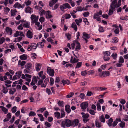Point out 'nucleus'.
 <instances>
[{
	"label": "nucleus",
	"mask_w": 128,
	"mask_h": 128,
	"mask_svg": "<svg viewBox=\"0 0 128 128\" xmlns=\"http://www.w3.org/2000/svg\"><path fill=\"white\" fill-rule=\"evenodd\" d=\"M117 4V0H114L112 2L110 5V8L112 10H114L115 8L119 7Z\"/></svg>",
	"instance_id": "f257e3e1"
},
{
	"label": "nucleus",
	"mask_w": 128,
	"mask_h": 128,
	"mask_svg": "<svg viewBox=\"0 0 128 128\" xmlns=\"http://www.w3.org/2000/svg\"><path fill=\"white\" fill-rule=\"evenodd\" d=\"M65 124L66 126L69 127L73 126V124L71 121L68 119H66L64 121Z\"/></svg>",
	"instance_id": "f03ea898"
},
{
	"label": "nucleus",
	"mask_w": 128,
	"mask_h": 128,
	"mask_svg": "<svg viewBox=\"0 0 128 128\" xmlns=\"http://www.w3.org/2000/svg\"><path fill=\"white\" fill-rule=\"evenodd\" d=\"M88 106V103L86 102H84L82 103L80 105V106L81 108L83 110H85Z\"/></svg>",
	"instance_id": "7ed1b4c3"
},
{
	"label": "nucleus",
	"mask_w": 128,
	"mask_h": 128,
	"mask_svg": "<svg viewBox=\"0 0 128 128\" xmlns=\"http://www.w3.org/2000/svg\"><path fill=\"white\" fill-rule=\"evenodd\" d=\"M47 70L48 73L50 76H54V70L51 69L50 67H48L47 68Z\"/></svg>",
	"instance_id": "20e7f679"
},
{
	"label": "nucleus",
	"mask_w": 128,
	"mask_h": 128,
	"mask_svg": "<svg viewBox=\"0 0 128 128\" xmlns=\"http://www.w3.org/2000/svg\"><path fill=\"white\" fill-rule=\"evenodd\" d=\"M30 18L32 21V23H33L38 21V16L36 17L35 15L33 14L31 16Z\"/></svg>",
	"instance_id": "39448f33"
},
{
	"label": "nucleus",
	"mask_w": 128,
	"mask_h": 128,
	"mask_svg": "<svg viewBox=\"0 0 128 128\" xmlns=\"http://www.w3.org/2000/svg\"><path fill=\"white\" fill-rule=\"evenodd\" d=\"M82 38L87 43L88 42L87 39L90 38V36L88 34L84 32L83 34Z\"/></svg>",
	"instance_id": "423d86ee"
},
{
	"label": "nucleus",
	"mask_w": 128,
	"mask_h": 128,
	"mask_svg": "<svg viewBox=\"0 0 128 128\" xmlns=\"http://www.w3.org/2000/svg\"><path fill=\"white\" fill-rule=\"evenodd\" d=\"M88 116L89 114L87 113L86 114L82 116L83 120L84 122H86L88 120Z\"/></svg>",
	"instance_id": "0eeeda50"
},
{
	"label": "nucleus",
	"mask_w": 128,
	"mask_h": 128,
	"mask_svg": "<svg viewBox=\"0 0 128 128\" xmlns=\"http://www.w3.org/2000/svg\"><path fill=\"white\" fill-rule=\"evenodd\" d=\"M19 36H24L22 32L17 31L14 34V36L15 37H16Z\"/></svg>",
	"instance_id": "6e6552de"
},
{
	"label": "nucleus",
	"mask_w": 128,
	"mask_h": 128,
	"mask_svg": "<svg viewBox=\"0 0 128 128\" xmlns=\"http://www.w3.org/2000/svg\"><path fill=\"white\" fill-rule=\"evenodd\" d=\"M26 36L28 38H32V32L30 30H28L27 32Z\"/></svg>",
	"instance_id": "1a4fd4ad"
},
{
	"label": "nucleus",
	"mask_w": 128,
	"mask_h": 128,
	"mask_svg": "<svg viewBox=\"0 0 128 128\" xmlns=\"http://www.w3.org/2000/svg\"><path fill=\"white\" fill-rule=\"evenodd\" d=\"M76 42V47L75 48L76 51H78L80 49V43L78 42L77 41H75Z\"/></svg>",
	"instance_id": "9d476101"
},
{
	"label": "nucleus",
	"mask_w": 128,
	"mask_h": 128,
	"mask_svg": "<svg viewBox=\"0 0 128 128\" xmlns=\"http://www.w3.org/2000/svg\"><path fill=\"white\" fill-rule=\"evenodd\" d=\"M102 14V11H100L94 14V18L96 19V18H99L98 16L99 15H101Z\"/></svg>",
	"instance_id": "9b49d317"
},
{
	"label": "nucleus",
	"mask_w": 128,
	"mask_h": 128,
	"mask_svg": "<svg viewBox=\"0 0 128 128\" xmlns=\"http://www.w3.org/2000/svg\"><path fill=\"white\" fill-rule=\"evenodd\" d=\"M78 60H79L78 59H76L75 58H73L72 56L71 57L70 62L72 63H75L78 62Z\"/></svg>",
	"instance_id": "f8f14e48"
},
{
	"label": "nucleus",
	"mask_w": 128,
	"mask_h": 128,
	"mask_svg": "<svg viewBox=\"0 0 128 128\" xmlns=\"http://www.w3.org/2000/svg\"><path fill=\"white\" fill-rule=\"evenodd\" d=\"M14 7L15 8H24V6H22L21 4L19 3L18 2H16L14 5Z\"/></svg>",
	"instance_id": "ddd939ff"
},
{
	"label": "nucleus",
	"mask_w": 128,
	"mask_h": 128,
	"mask_svg": "<svg viewBox=\"0 0 128 128\" xmlns=\"http://www.w3.org/2000/svg\"><path fill=\"white\" fill-rule=\"evenodd\" d=\"M65 110L68 113H70L71 111L70 106L68 105H67L65 106Z\"/></svg>",
	"instance_id": "4468645a"
},
{
	"label": "nucleus",
	"mask_w": 128,
	"mask_h": 128,
	"mask_svg": "<svg viewBox=\"0 0 128 128\" xmlns=\"http://www.w3.org/2000/svg\"><path fill=\"white\" fill-rule=\"evenodd\" d=\"M35 65L36 70L37 72L39 71L40 69L41 64H40L36 63Z\"/></svg>",
	"instance_id": "2eb2a0df"
},
{
	"label": "nucleus",
	"mask_w": 128,
	"mask_h": 128,
	"mask_svg": "<svg viewBox=\"0 0 128 128\" xmlns=\"http://www.w3.org/2000/svg\"><path fill=\"white\" fill-rule=\"evenodd\" d=\"M20 59L22 60H24L27 58V55L26 54H23L20 56Z\"/></svg>",
	"instance_id": "dca6fc26"
},
{
	"label": "nucleus",
	"mask_w": 128,
	"mask_h": 128,
	"mask_svg": "<svg viewBox=\"0 0 128 128\" xmlns=\"http://www.w3.org/2000/svg\"><path fill=\"white\" fill-rule=\"evenodd\" d=\"M26 62L25 61H22L20 60H19L18 61V66L20 65L21 66H24L26 64Z\"/></svg>",
	"instance_id": "f3484780"
},
{
	"label": "nucleus",
	"mask_w": 128,
	"mask_h": 128,
	"mask_svg": "<svg viewBox=\"0 0 128 128\" xmlns=\"http://www.w3.org/2000/svg\"><path fill=\"white\" fill-rule=\"evenodd\" d=\"M78 123L79 121L78 119H75L74 121L72 122L73 126H77L78 125Z\"/></svg>",
	"instance_id": "a211bd4d"
},
{
	"label": "nucleus",
	"mask_w": 128,
	"mask_h": 128,
	"mask_svg": "<svg viewBox=\"0 0 128 128\" xmlns=\"http://www.w3.org/2000/svg\"><path fill=\"white\" fill-rule=\"evenodd\" d=\"M51 1L50 2L49 5L50 6H52L53 5L58 1V0H51Z\"/></svg>",
	"instance_id": "6ab92c4d"
},
{
	"label": "nucleus",
	"mask_w": 128,
	"mask_h": 128,
	"mask_svg": "<svg viewBox=\"0 0 128 128\" xmlns=\"http://www.w3.org/2000/svg\"><path fill=\"white\" fill-rule=\"evenodd\" d=\"M32 67V64H31L30 63H27L26 65L25 68L27 69H30Z\"/></svg>",
	"instance_id": "aec40b11"
},
{
	"label": "nucleus",
	"mask_w": 128,
	"mask_h": 128,
	"mask_svg": "<svg viewBox=\"0 0 128 128\" xmlns=\"http://www.w3.org/2000/svg\"><path fill=\"white\" fill-rule=\"evenodd\" d=\"M99 119L100 121L102 122H105L104 116L102 114L101 116H100Z\"/></svg>",
	"instance_id": "412c9836"
},
{
	"label": "nucleus",
	"mask_w": 128,
	"mask_h": 128,
	"mask_svg": "<svg viewBox=\"0 0 128 128\" xmlns=\"http://www.w3.org/2000/svg\"><path fill=\"white\" fill-rule=\"evenodd\" d=\"M71 27L72 28H73L74 30L76 31L77 30V27L76 25V24L75 23L73 22L72 23L71 25Z\"/></svg>",
	"instance_id": "4be33fe9"
},
{
	"label": "nucleus",
	"mask_w": 128,
	"mask_h": 128,
	"mask_svg": "<svg viewBox=\"0 0 128 128\" xmlns=\"http://www.w3.org/2000/svg\"><path fill=\"white\" fill-rule=\"evenodd\" d=\"M75 22L77 24L78 26H80V23L82 22V19L81 18H80L78 20L76 19L75 20Z\"/></svg>",
	"instance_id": "5701e85b"
},
{
	"label": "nucleus",
	"mask_w": 128,
	"mask_h": 128,
	"mask_svg": "<svg viewBox=\"0 0 128 128\" xmlns=\"http://www.w3.org/2000/svg\"><path fill=\"white\" fill-rule=\"evenodd\" d=\"M46 17L48 18H50L52 17V16L51 15L50 12L49 11H48L47 12L46 14Z\"/></svg>",
	"instance_id": "b1692460"
},
{
	"label": "nucleus",
	"mask_w": 128,
	"mask_h": 128,
	"mask_svg": "<svg viewBox=\"0 0 128 128\" xmlns=\"http://www.w3.org/2000/svg\"><path fill=\"white\" fill-rule=\"evenodd\" d=\"M87 111L90 114L93 115H94L95 113L96 112H95V111L94 110L91 109L89 110H87Z\"/></svg>",
	"instance_id": "393cba45"
},
{
	"label": "nucleus",
	"mask_w": 128,
	"mask_h": 128,
	"mask_svg": "<svg viewBox=\"0 0 128 128\" xmlns=\"http://www.w3.org/2000/svg\"><path fill=\"white\" fill-rule=\"evenodd\" d=\"M32 9L29 6L27 7L26 8L25 12L26 13H30Z\"/></svg>",
	"instance_id": "a878e982"
},
{
	"label": "nucleus",
	"mask_w": 128,
	"mask_h": 128,
	"mask_svg": "<svg viewBox=\"0 0 128 128\" xmlns=\"http://www.w3.org/2000/svg\"><path fill=\"white\" fill-rule=\"evenodd\" d=\"M113 121V120L112 119V118H110L108 123V124L109 126H112V123Z\"/></svg>",
	"instance_id": "bb28decb"
},
{
	"label": "nucleus",
	"mask_w": 128,
	"mask_h": 128,
	"mask_svg": "<svg viewBox=\"0 0 128 128\" xmlns=\"http://www.w3.org/2000/svg\"><path fill=\"white\" fill-rule=\"evenodd\" d=\"M0 108H2V110L4 112L5 114H6L7 113V109L4 107V106H0Z\"/></svg>",
	"instance_id": "cd10ccee"
},
{
	"label": "nucleus",
	"mask_w": 128,
	"mask_h": 128,
	"mask_svg": "<svg viewBox=\"0 0 128 128\" xmlns=\"http://www.w3.org/2000/svg\"><path fill=\"white\" fill-rule=\"evenodd\" d=\"M10 12L11 16H14L16 14V10H12Z\"/></svg>",
	"instance_id": "c85d7f7f"
},
{
	"label": "nucleus",
	"mask_w": 128,
	"mask_h": 128,
	"mask_svg": "<svg viewBox=\"0 0 128 128\" xmlns=\"http://www.w3.org/2000/svg\"><path fill=\"white\" fill-rule=\"evenodd\" d=\"M54 114L55 116L57 118H59L60 117V113L58 112H56L54 113Z\"/></svg>",
	"instance_id": "c756f323"
},
{
	"label": "nucleus",
	"mask_w": 128,
	"mask_h": 128,
	"mask_svg": "<svg viewBox=\"0 0 128 128\" xmlns=\"http://www.w3.org/2000/svg\"><path fill=\"white\" fill-rule=\"evenodd\" d=\"M110 59L109 56L104 55V60L105 61H107L108 60Z\"/></svg>",
	"instance_id": "7c9ffc66"
},
{
	"label": "nucleus",
	"mask_w": 128,
	"mask_h": 128,
	"mask_svg": "<svg viewBox=\"0 0 128 128\" xmlns=\"http://www.w3.org/2000/svg\"><path fill=\"white\" fill-rule=\"evenodd\" d=\"M124 60L123 57L122 56H120L118 62H119V63H121L122 64L124 62Z\"/></svg>",
	"instance_id": "2f4dec72"
},
{
	"label": "nucleus",
	"mask_w": 128,
	"mask_h": 128,
	"mask_svg": "<svg viewBox=\"0 0 128 128\" xmlns=\"http://www.w3.org/2000/svg\"><path fill=\"white\" fill-rule=\"evenodd\" d=\"M97 109L99 111H100L101 110V106L100 104L98 102H97L96 104Z\"/></svg>",
	"instance_id": "473e14b6"
},
{
	"label": "nucleus",
	"mask_w": 128,
	"mask_h": 128,
	"mask_svg": "<svg viewBox=\"0 0 128 128\" xmlns=\"http://www.w3.org/2000/svg\"><path fill=\"white\" fill-rule=\"evenodd\" d=\"M61 115L60 116V118H62L63 117L65 116V114L64 111V110H61Z\"/></svg>",
	"instance_id": "72a5a7b5"
},
{
	"label": "nucleus",
	"mask_w": 128,
	"mask_h": 128,
	"mask_svg": "<svg viewBox=\"0 0 128 128\" xmlns=\"http://www.w3.org/2000/svg\"><path fill=\"white\" fill-rule=\"evenodd\" d=\"M54 79L52 78H50V86L53 85L54 83Z\"/></svg>",
	"instance_id": "f704fd0d"
},
{
	"label": "nucleus",
	"mask_w": 128,
	"mask_h": 128,
	"mask_svg": "<svg viewBox=\"0 0 128 128\" xmlns=\"http://www.w3.org/2000/svg\"><path fill=\"white\" fill-rule=\"evenodd\" d=\"M44 46V44L42 42H39L38 43L37 46L40 48H42Z\"/></svg>",
	"instance_id": "c9c22d12"
},
{
	"label": "nucleus",
	"mask_w": 128,
	"mask_h": 128,
	"mask_svg": "<svg viewBox=\"0 0 128 128\" xmlns=\"http://www.w3.org/2000/svg\"><path fill=\"white\" fill-rule=\"evenodd\" d=\"M125 123L124 122L122 121L121 122L120 124V126L122 128L124 127Z\"/></svg>",
	"instance_id": "e433bc0d"
},
{
	"label": "nucleus",
	"mask_w": 128,
	"mask_h": 128,
	"mask_svg": "<svg viewBox=\"0 0 128 128\" xmlns=\"http://www.w3.org/2000/svg\"><path fill=\"white\" fill-rule=\"evenodd\" d=\"M31 46L32 47L31 48H32V49H35L36 48L37 45L36 43L32 44Z\"/></svg>",
	"instance_id": "4c0bfd02"
},
{
	"label": "nucleus",
	"mask_w": 128,
	"mask_h": 128,
	"mask_svg": "<svg viewBox=\"0 0 128 128\" xmlns=\"http://www.w3.org/2000/svg\"><path fill=\"white\" fill-rule=\"evenodd\" d=\"M112 56L114 59H116L117 57V54L115 53H113L112 55Z\"/></svg>",
	"instance_id": "58836bf2"
},
{
	"label": "nucleus",
	"mask_w": 128,
	"mask_h": 128,
	"mask_svg": "<svg viewBox=\"0 0 128 128\" xmlns=\"http://www.w3.org/2000/svg\"><path fill=\"white\" fill-rule=\"evenodd\" d=\"M64 4L66 9V8H71L70 5L68 3H66Z\"/></svg>",
	"instance_id": "ea45409f"
},
{
	"label": "nucleus",
	"mask_w": 128,
	"mask_h": 128,
	"mask_svg": "<svg viewBox=\"0 0 128 128\" xmlns=\"http://www.w3.org/2000/svg\"><path fill=\"white\" fill-rule=\"evenodd\" d=\"M30 25V24L27 22L23 24V26L26 28H29Z\"/></svg>",
	"instance_id": "a19ab883"
},
{
	"label": "nucleus",
	"mask_w": 128,
	"mask_h": 128,
	"mask_svg": "<svg viewBox=\"0 0 128 128\" xmlns=\"http://www.w3.org/2000/svg\"><path fill=\"white\" fill-rule=\"evenodd\" d=\"M46 92L48 95H50L52 94L50 89L48 88H47L46 89Z\"/></svg>",
	"instance_id": "79ce46f5"
},
{
	"label": "nucleus",
	"mask_w": 128,
	"mask_h": 128,
	"mask_svg": "<svg viewBox=\"0 0 128 128\" xmlns=\"http://www.w3.org/2000/svg\"><path fill=\"white\" fill-rule=\"evenodd\" d=\"M45 125L48 128L50 127L51 126V124L47 122H45Z\"/></svg>",
	"instance_id": "37998d69"
},
{
	"label": "nucleus",
	"mask_w": 128,
	"mask_h": 128,
	"mask_svg": "<svg viewBox=\"0 0 128 128\" xmlns=\"http://www.w3.org/2000/svg\"><path fill=\"white\" fill-rule=\"evenodd\" d=\"M103 73L104 75H105V76H109L110 74V73L108 71H104Z\"/></svg>",
	"instance_id": "c03bdc74"
},
{
	"label": "nucleus",
	"mask_w": 128,
	"mask_h": 128,
	"mask_svg": "<svg viewBox=\"0 0 128 128\" xmlns=\"http://www.w3.org/2000/svg\"><path fill=\"white\" fill-rule=\"evenodd\" d=\"M96 127L98 128H100L102 126L101 124L100 123L98 122H96Z\"/></svg>",
	"instance_id": "a18cd8bd"
},
{
	"label": "nucleus",
	"mask_w": 128,
	"mask_h": 128,
	"mask_svg": "<svg viewBox=\"0 0 128 128\" xmlns=\"http://www.w3.org/2000/svg\"><path fill=\"white\" fill-rule=\"evenodd\" d=\"M5 39L4 38L2 37L1 38H0V44H2L4 41Z\"/></svg>",
	"instance_id": "49530a36"
},
{
	"label": "nucleus",
	"mask_w": 128,
	"mask_h": 128,
	"mask_svg": "<svg viewBox=\"0 0 128 128\" xmlns=\"http://www.w3.org/2000/svg\"><path fill=\"white\" fill-rule=\"evenodd\" d=\"M36 114L33 111L30 112L29 114V115L30 116H35Z\"/></svg>",
	"instance_id": "de8ad7c7"
},
{
	"label": "nucleus",
	"mask_w": 128,
	"mask_h": 128,
	"mask_svg": "<svg viewBox=\"0 0 128 128\" xmlns=\"http://www.w3.org/2000/svg\"><path fill=\"white\" fill-rule=\"evenodd\" d=\"M58 104L59 106H64L63 105L64 104V102L63 101H59L58 102Z\"/></svg>",
	"instance_id": "09e8293b"
},
{
	"label": "nucleus",
	"mask_w": 128,
	"mask_h": 128,
	"mask_svg": "<svg viewBox=\"0 0 128 128\" xmlns=\"http://www.w3.org/2000/svg\"><path fill=\"white\" fill-rule=\"evenodd\" d=\"M120 19L122 20H128V16H125L124 17L123 16H121L120 18Z\"/></svg>",
	"instance_id": "8fccbe9b"
},
{
	"label": "nucleus",
	"mask_w": 128,
	"mask_h": 128,
	"mask_svg": "<svg viewBox=\"0 0 128 128\" xmlns=\"http://www.w3.org/2000/svg\"><path fill=\"white\" fill-rule=\"evenodd\" d=\"M38 116L40 118V120L41 121H42L44 120V118L43 117L42 115V114H38Z\"/></svg>",
	"instance_id": "3c124183"
},
{
	"label": "nucleus",
	"mask_w": 128,
	"mask_h": 128,
	"mask_svg": "<svg viewBox=\"0 0 128 128\" xmlns=\"http://www.w3.org/2000/svg\"><path fill=\"white\" fill-rule=\"evenodd\" d=\"M74 93L73 92H70L69 94L67 95L66 98H68L70 97H72L74 95Z\"/></svg>",
	"instance_id": "603ef678"
},
{
	"label": "nucleus",
	"mask_w": 128,
	"mask_h": 128,
	"mask_svg": "<svg viewBox=\"0 0 128 128\" xmlns=\"http://www.w3.org/2000/svg\"><path fill=\"white\" fill-rule=\"evenodd\" d=\"M64 4H63L62 5H60V10L62 11L64 10V9L65 8L64 7Z\"/></svg>",
	"instance_id": "864d4df0"
},
{
	"label": "nucleus",
	"mask_w": 128,
	"mask_h": 128,
	"mask_svg": "<svg viewBox=\"0 0 128 128\" xmlns=\"http://www.w3.org/2000/svg\"><path fill=\"white\" fill-rule=\"evenodd\" d=\"M2 92L4 93H6L8 92V89L6 88H5L4 87L2 90Z\"/></svg>",
	"instance_id": "5fc2aeb1"
},
{
	"label": "nucleus",
	"mask_w": 128,
	"mask_h": 128,
	"mask_svg": "<svg viewBox=\"0 0 128 128\" xmlns=\"http://www.w3.org/2000/svg\"><path fill=\"white\" fill-rule=\"evenodd\" d=\"M82 64L81 62H79L77 63L76 66V68H79L80 67Z\"/></svg>",
	"instance_id": "6e6d98bb"
},
{
	"label": "nucleus",
	"mask_w": 128,
	"mask_h": 128,
	"mask_svg": "<svg viewBox=\"0 0 128 128\" xmlns=\"http://www.w3.org/2000/svg\"><path fill=\"white\" fill-rule=\"evenodd\" d=\"M11 110L12 112L15 113L16 111V106L13 107Z\"/></svg>",
	"instance_id": "4d7b16f0"
},
{
	"label": "nucleus",
	"mask_w": 128,
	"mask_h": 128,
	"mask_svg": "<svg viewBox=\"0 0 128 128\" xmlns=\"http://www.w3.org/2000/svg\"><path fill=\"white\" fill-rule=\"evenodd\" d=\"M104 55H106L109 56H110V52L108 51L104 52Z\"/></svg>",
	"instance_id": "13d9d810"
},
{
	"label": "nucleus",
	"mask_w": 128,
	"mask_h": 128,
	"mask_svg": "<svg viewBox=\"0 0 128 128\" xmlns=\"http://www.w3.org/2000/svg\"><path fill=\"white\" fill-rule=\"evenodd\" d=\"M98 30L100 32H103L104 31L103 28L101 26H99Z\"/></svg>",
	"instance_id": "bf43d9fd"
},
{
	"label": "nucleus",
	"mask_w": 128,
	"mask_h": 128,
	"mask_svg": "<svg viewBox=\"0 0 128 128\" xmlns=\"http://www.w3.org/2000/svg\"><path fill=\"white\" fill-rule=\"evenodd\" d=\"M87 82H82L80 83V85L81 86H84L85 85H87Z\"/></svg>",
	"instance_id": "052dcab7"
},
{
	"label": "nucleus",
	"mask_w": 128,
	"mask_h": 128,
	"mask_svg": "<svg viewBox=\"0 0 128 128\" xmlns=\"http://www.w3.org/2000/svg\"><path fill=\"white\" fill-rule=\"evenodd\" d=\"M89 13L88 12H84L83 14V16L85 17H87L89 16Z\"/></svg>",
	"instance_id": "680f3d73"
},
{
	"label": "nucleus",
	"mask_w": 128,
	"mask_h": 128,
	"mask_svg": "<svg viewBox=\"0 0 128 128\" xmlns=\"http://www.w3.org/2000/svg\"><path fill=\"white\" fill-rule=\"evenodd\" d=\"M113 10H112L111 8L109 10L108 14L109 15H110L112 14L113 12Z\"/></svg>",
	"instance_id": "e2e57ef3"
},
{
	"label": "nucleus",
	"mask_w": 128,
	"mask_h": 128,
	"mask_svg": "<svg viewBox=\"0 0 128 128\" xmlns=\"http://www.w3.org/2000/svg\"><path fill=\"white\" fill-rule=\"evenodd\" d=\"M70 18V14H65V18L68 19Z\"/></svg>",
	"instance_id": "0e129e2a"
},
{
	"label": "nucleus",
	"mask_w": 128,
	"mask_h": 128,
	"mask_svg": "<svg viewBox=\"0 0 128 128\" xmlns=\"http://www.w3.org/2000/svg\"><path fill=\"white\" fill-rule=\"evenodd\" d=\"M114 32L116 34H119V30L118 28H117L114 31Z\"/></svg>",
	"instance_id": "69168bd1"
},
{
	"label": "nucleus",
	"mask_w": 128,
	"mask_h": 128,
	"mask_svg": "<svg viewBox=\"0 0 128 128\" xmlns=\"http://www.w3.org/2000/svg\"><path fill=\"white\" fill-rule=\"evenodd\" d=\"M59 6V4H56L54 6V8L52 9V10H54L56 9Z\"/></svg>",
	"instance_id": "338daca9"
},
{
	"label": "nucleus",
	"mask_w": 128,
	"mask_h": 128,
	"mask_svg": "<svg viewBox=\"0 0 128 128\" xmlns=\"http://www.w3.org/2000/svg\"><path fill=\"white\" fill-rule=\"evenodd\" d=\"M39 20L41 23L43 22L44 21V18L43 17H40Z\"/></svg>",
	"instance_id": "774afa93"
}]
</instances>
